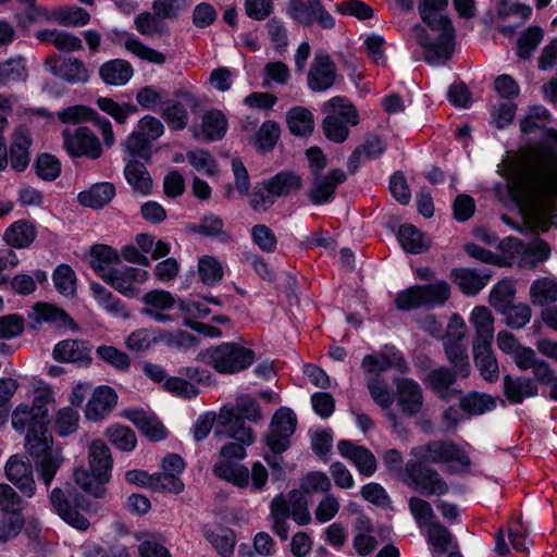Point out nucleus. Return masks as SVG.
Segmentation results:
<instances>
[{
    "mask_svg": "<svg viewBox=\"0 0 557 557\" xmlns=\"http://www.w3.org/2000/svg\"><path fill=\"white\" fill-rule=\"evenodd\" d=\"M143 304L141 313L148 315L153 321H173V318L165 313V311L172 309L176 304V299L170 292L163 289L150 290L143 296Z\"/></svg>",
    "mask_w": 557,
    "mask_h": 557,
    "instance_id": "obj_22",
    "label": "nucleus"
},
{
    "mask_svg": "<svg viewBox=\"0 0 557 557\" xmlns=\"http://www.w3.org/2000/svg\"><path fill=\"white\" fill-rule=\"evenodd\" d=\"M104 435L113 446L122 451H132L137 444L136 434L126 425L112 424L106 430Z\"/></svg>",
    "mask_w": 557,
    "mask_h": 557,
    "instance_id": "obj_54",
    "label": "nucleus"
},
{
    "mask_svg": "<svg viewBox=\"0 0 557 557\" xmlns=\"http://www.w3.org/2000/svg\"><path fill=\"white\" fill-rule=\"evenodd\" d=\"M361 367L364 372L372 374V376H379L381 372H384L389 368H396L400 372H406L408 369L403 355L394 348H387L381 354L364 356Z\"/></svg>",
    "mask_w": 557,
    "mask_h": 557,
    "instance_id": "obj_27",
    "label": "nucleus"
},
{
    "mask_svg": "<svg viewBox=\"0 0 557 557\" xmlns=\"http://www.w3.org/2000/svg\"><path fill=\"white\" fill-rule=\"evenodd\" d=\"M459 407L469 414H482L496 407V399L486 394L472 392L460 397Z\"/></svg>",
    "mask_w": 557,
    "mask_h": 557,
    "instance_id": "obj_55",
    "label": "nucleus"
},
{
    "mask_svg": "<svg viewBox=\"0 0 557 557\" xmlns=\"http://www.w3.org/2000/svg\"><path fill=\"white\" fill-rule=\"evenodd\" d=\"M411 454L417 462L444 463L457 461L462 466L470 465L469 457L460 450L455 444L447 441H432L412 448Z\"/></svg>",
    "mask_w": 557,
    "mask_h": 557,
    "instance_id": "obj_12",
    "label": "nucleus"
},
{
    "mask_svg": "<svg viewBox=\"0 0 557 557\" xmlns=\"http://www.w3.org/2000/svg\"><path fill=\"white\" fill-rule=\"evenodd\" d=\"M529 219L534 227L543 232L547 231L550 226L557 228V209L549 205L533 208Z\"/></svg>",
    "mask_w": 557,
    "mask_h": 557,
    "instance_id": "obj_63",
    "label": "nucleus"
},
{
    "mask_svg": "<svg viewBox=\"0 0 557 557\" xmlns=\"http://www.w3.org/2000/svg\"><path fill=\"white\" fill-rule=\"evenodd\" d=\"M116 399L117 396L113 388L109 386L98 387L86 405V418L91 421L102 420L115 407Z\"/></svg>",
    "mask_w": 557,
    "mask_h": 557,
    "instance_id": "obj_29",
    "label": "nucleus"
},
{
    "mask_svg": "<svg viewBox=\"0 0 557 557\" xmlns=\"http://www.w3.org/2000/svg\"><path fill=\"white\" fill-rule=\"evenodd\" d=\"M203 361L221 374H235L249 368L255 351L238 343H222L202 352Z\"/></svg>",
    "mask_w": 557,
    "mask_h": 557,
    "instance_id": "obj_5",
    "label": "nucleus"
},
{
    "mask_svg": "<svg viewBox=\"0 0 557 557\" xmlns=\"http://www.w3.org/2000/svg\"><path fill=\"white\" fill-rule=\"evenodd\" d=\"M90 290L97 304L108 313L115 318L127 319L129 317V312L124 304L101 284L92 282Z\"/></svg>",
    "mask_w": 557,
    "mask_h": 557,
    "instance_id": "obj_43",
    "label": "nucleus"
},
{
    "mask_svg": "<svg viewBox=\"0 0 557 557\" xmlns=\"http://www.w3.org/2000/svg\"><path fill=\"white\" fill-rule=\"evenodd\" d=\"M53 20L61 26L79 27L89 23L90 14L81 7H64L53 12Z\"/></svg>",
    "mask_w": 557,
    "mask_h": 557,
    "instance_id": "obj_56",
    "label": "nucleus"
},
{
    "mask_svg": "<svg viewBox=\"0 0 557 557\" xmlns=\"http://www.w3.org/2000/svg\"><path fill=\"white\" fill-rule=\"evenodd\" d=\"M32 137L29 131L20 126L12 135V141L8 151V163L16 172L26 170L30 161L29 148Z\"/></svg>",
    "mask_w": 557,
    "mask_h": 557,
    "instance_id": "obj_26",
    "label": "nucleus"
},
{
    "mask_svg": "<svg viewBox=\"0 0 557 557\" xmlns=\"http://www.w3.org/2000/svg\"><path fill=\"white\" fill-rule=\"evenodd\" d=\"M448 0H419L418 11L421 20L432 29L438 32L432 39L426 29L416 24L411 34L423 51V59L431 65L445 64L453 58L455 49V29L448 17L442 14Z\"/></svg>",
    "mask_w": 557,
    "mask_h": 557,
    "instance_id": "obj_1",
    "label": "nucleus"
},
{
    "mask_svg": "<svg viewBox=\"0 0 557 557\" xmlns=\"http://www.w3.org/2000/svg\"><path fill=\"white\" fill-rule=\"evenodd\" d=\"M516 295V287L511 280L504 278L497 282L490 292L488 302L498 312L512 304Z\"/></svg>",
    "mask_w": 557,
    "mask_h": 557,
    "instance_id": "obj_51",
    "label": "nucleus"
},
{
    "mask_svg": "<svg viewBox=\"0 0 557 557\" xmlns=\"http://www.w3.org/2000/svg\"><path fill=\"white\" fill-rule=\"evenodd\" d=\"M537 392L536 383L530 377L504 376V395L511 404H521L525 398L536 396Z\"/></svg>",
    "mask_w": 557,
    "mask_h": 557,
    "instance_id": "obj_36",
    "label": "nucleus"
},
{
    "mask_svg": "<svg viewBox=\"0 0 557 557\" xmlns=\"http://www.w3.org/2000/svg\"><path fill=\"white\" fill-rule=\"evenodd\" d=\"M177 100L163 102L161 116L173 131L184 129L189 121L187 109L196 112L199 108V100L189 91L180 90L176 92Z\"/></svg>",
    "mask_w": 557,
    "mask_h": 557,
    "instance_id": "obj_13",
    "label": "nucleus"
},
{
    "mask_svg": "<svg viewBox=\"0 0 557 557\" xmlns=\"http://www.w3.org/2000/svg\"><path fill=\"white\" fill-rule=\"evenodd\" d=\"M502 247H508L509 249H512L513 252L521 253V261L523 264L532 269L539 263L546 261L550 255V247L543 239H536L534 243L524 244L518 238L509 237L502 244Z\"/></svg>",
    "mask_w": 557,
    "mask_h": 557,
    "instance_id": "obj_24",
    "label": "nucleus"
},
{
    "mask_svg": "<svg viewBox=\"0 0 557 557\" xmlns=\"http://www.w3.org/2000/svg\"><path fill=\"white\" fill-rule=\"evenodd\" d=\"M124 175L134 190L139 191L143 195L150 193L152 180L143 163L135 159L128 161L124 170Z\"/></svg>",
    "mask_w": 557,
    "mask_h": 557,
    "instance_id": "obj_47",
    "label": "nucleus"
},
{
    "mask_svg": "<svg viewBox=\"0 0 557 557\" xmlns=\"http://www.w3.org/2000/svg\"><path fill=\"white\" fill-rule=\"evenodd\" d=\"M134 23L138 33L148 38H160L168 34L166 24L154 11L138 14Z\"/></svg>",
    "mask_w": 557,
    "mask_h": 557,
    "instance_id": "obj_49",
    "label": "nucleus"
},
{
    "mask_svg": "<svg viewBox=\"0 0 557 557\" xmlns=\"http://www.w3.org/2000/svg\"><path fill=\"white\" fill-rule=\"evenodd\" d=\"M99 75L108 85L122 86L133 77L134 69L128 61L114 59L100 66Z\"/></svg>",
    "mask_w": 557,
    "mask_h": 557,
    "instance_id": "obj_39",
    "label": "nucleus"
},
{
    "mask_svg": "<svg viewBox=\"0 0 557 557\" xmlns=\"http://www.w3.org/2000/svg\"><path fill=\"white\" fill-rule=\"evenodd\" d=\"M458 376L456 370L441 366L428 372L424 383L438 398L450 401L461 394V389L455 387Z\"/></svg>",
    "mask_w": 557,
    "mask_h": 557,
    "instance_id": "obj_18",
    "label": "nucleus"
},
{
    "mask_svg": "<svg viewBox=\"0 0 557 557\" xmlns=\"http://www.w3.org/2000/svg\"><path fill=\"white\" fill-rule=\"evenodd\" d=\"M544 32L541 27L531 26L519 37L517 42V54L522 60H528L543 40Z\"/></svg>",
    "mask_w": 557,
    "mask_h": 557,
    "instance_id": "obj_57",
    "label": "nucleus"
},
{
    "mask_svg": "<svg viewBox=\"0 0 557 557\" xmlns=\"http://www.w3.org/2000/svg\"><path fill=\"white\" fill-rule=\"evenodd\" d=\"M3 238L11 247L27 248L36 238V230L29 222L20 220L8 227Z\"/></svg>",
    "mask_w": 557,
    "mask_h": 557,
    "instance_id": "obj_45",
    "label": "nucleus"
},
{
    "mask_svg": "<svg viewBox=\"0 0 557 557\" xmlns=\"http://www.w3.org/2000/svg\"><path fill=\"white\" fill-rule=\"evenodd\" d=\"M91 348L82 339H64L59 342L52 351L53 358L59 362L77 363L87 367L91 363Z\"/></svg>",
    "mask_w": 557,
    "mask_h": 557,
    "instance_id": "obj_25",
    "label": "nucleus"
},
{
    "mask_svg": "<svg viewBox=\"0 0 557 557\" xmlns=\"http://www.w3.org/2000/svg\"><path fill=\"white\" fill-rule=\"evenodd\" d=\"M262 418L257 400L248 395H242L236 398L234 405L222 407L215 432L251 445L255 442V433L250 426L245 424L244 419L259 422Z\"/></svg>",
    "mask_w": 557,
    "mask_h": 557,
    "instance_id": "obj_2",
    "label": "nucleus"
},
{
    "mask_svg": "<svg viewBox=\"0 0 557 557\" xmlns=\"http://www.w3.org/2000/svg\"><path fill=\"white\" fill-rule=\"evenodd\" d=\"M474 366L482 379L495 383L499 379V366L492 344H472Z\"/></svg>",
    "mask_w": 557,
    "mask_h": 557,
    "instance_id": "obj_30",
    "label": "nucleus"
},
{
    "mask_svg": "<svg viewBox=\"0 0 557 557\" xmlns=\"http://www.w3.org/2000/svg\"><path fill=\"white\" fill-rule=\"evenodd\" d=\"M530 301L535 307H547L557 302V278L542 276L534 280L529 290Z\"/></svg>",
    "mask_w": 557,
    "mask_h": 557,
    "instance_id": "obj_38",
    "label": "nucleus"
},
{
    "mask_svg": "<svg viewBox=\"0 0 557 557\" xmlns=\"http://www.w3.org/2000/svg\"><path fill=\"white\" fill-rule=\"evenodd\" d=\"M51 445L52 436L47 428L37 425L35 429L27 430L25 437L27 453L35 461L47 487L51 484L63 460L60 453L52 450Z\"/></svg>",
    "mask_w": 557,
    "mask_h": 557,
    "instance_id": "obj_4",
    "label": "nucleus"
},
{
    "mask_svg": "<svg viewBox=\"0 0 557 557\" xmlns=\"http://www.w3.org/2000/svg\"><path fill=\"white\" fill-rule=\"evenodd\" d=\"M407 484L425 496H442L448 492V484L441 474L431 467L409 460L406 463Z\"/></svg>",
    "mask_w": 557,
    "mask_h": 557,
    "instance_id": "obj_9",
    "label": "nucleus"
},
{
    "mask_svg": "<svg viewBox=\"0 0 557 557\" xmlns=\"http://www.w3.org/2000/svg\"><path fill=\"white\" fill-rule=\"evenodd\" d=\"M264 191L271 194L274 199L280 197H288L297 193L302 187L301 177L289 171H282L271 178L262 182Z\"/></svg>",
    "mask_w": 557,
    "mask_h": 557,
    "instance_id": "obj_33",
    "label": "nucleus"
},
{
    "mask_svg": "<svg viewBox=\"0 0 557 557\" xmlns=\"http://www.w3.org/2000/svg\"><path fill=\"white\" fill-rule=\"evenodd\" d=\"M280 138V126L274 121L264 122L256 134L257 148L263 152L271 151Z\"/></svg>",
    "mask_w": 557,
    "mask_h": 557,
    "instance_id": "obj_64",
    "label": "nucleus"
},
{
    "mask_svg": "<svg viewBox=\"0 0 557 557\" xmlns=\"http://www.w3.org/2000/svg\"><path fill=\"white\" fill-rule=\"evenodd\" d=\"M467 334V326L463 319L458 314H453L447 333L443 337L445 356L454 370L459 373V377L467 379L471 373V366L463 344Z\"/></svg>",
    "mask_w": 557,
    "mask_h": 557,
    "instance_id": "obj_7",
    "label": "nucleus"
},
{
    "mask_svg": "<svg viewBox=\"0 0 557 557\" xmlns=\"http://www.w3.org/2000/svg\"><path fill=\"white\" fill-rule=\"evenodd\" d=\"M27 77L25 59L21 55L0 63V84L24 81Z\"/></svg>",
    "mask_w": 557,
    "mask_h": 557,
    "instance_id": "obj_58",
    "label": "nucleus"
},
{
    "mask_svg": "<svg viewBox=\"0 0 557 557\" xmlns=\"http://www.w3.org/2000/svg\"><path fill=\"white\" fill-rule=\"evenodd\" d=\"M45 64L50 73L69 83L81 84L89 79V71L77 58L69 57L58 60L57 57H50Z\"/></svg>",
    "mask_w": 557,
    "mask_h": 557,
    "instance_id": "obj_20",
    "label": "nucleus"
},
{
    "mask_svg": "<svg viewBox=\"0 0 557 557\" xmlns=\"http://www.w3.org/2000/svg\"><path fill=\"white\" fill-rule=\"evenodd\" d=\"M347 178L341 169H334L326 174L315 173L311 178L308 198L314 206L329 203L334 199L336 188Z\"/></svg>",
    "mask_w": 557,
    "mask_h": 557,
    "instance_id": "obj_15",
    "label": "nucleus"
},
{
    "mask_svg": "<svg viewBox=\"0 0 557 557\" xmlns=\"http://www.w3.org/2000/svg\"><path fill=\"white\" fill-rule=\"evenodd\" d=\"M26 502L9 484L0 483V511L4 513H23Z\"/></svg>",
    "mask_w": 557,
    "mask_h": 557,
    "instance_id": "obj_61",
    "label": "nucleus"
},
{
    "mask_svg": "<svg viewBox=\"0 0 557 557\" xmlns=\"http://www.w3.org/2000/svg\"><path fill=\"white\" fill-rule=\"evenodd\" d=\"M323 110L325 113L335 115V117L344 121L345 123H349L351 126L357 125L359 122L356 108L345 98H332L324 104Z\"/></svg>",
    "mask_w": 557,
    "mask_h": 557,
    "instance_id": "obj_53",
    "label": "nucleus"
},
{
    "mask_svg": "<svg viewBox=\"0 0 557 557\" xmlns=\"http://www.w3.org/2000/svg\"><path fill=\"white\" fill-rule=\"evenodd\" d=\"M336 65L325 52L315 54L308 72V86L313 91H324L334 85Z\"/></svg>",
    "mask_w": 557,
    "mask_h": 557,
    "instance_id": "obj_21",
    "label": "nucleus"
},
{
    "mask_svg": "<svg viewBox=\"0 0 557 557\" xmlns=\"http://www.w3.org/2000/svg\"><path fill=\"white\" fill-rule=\"evenodd\" d=\"M115 195V186L103 182L94 184L89 189L78 194V202L84 207L100 209L108 205Z\"/></svg>",
    "mask_w": 557,
    "mask_h": 557,
    "instance_id": "obj_41",
    "label": "nucleus"
},
{
    "mask_svg": "<svg viewBox=\"0 0 557 557\" xmlns=\"http://www.w3.org/2000/svg\"><path fill=\"white\" fill-rule=\"evenodd\" d=\"M62 138L63 147L71 157H87L96 160L102 154L100 140L86 126L65 128L62 133Z\"/></svg>",
    "mask_w": 557,
    "mask_h": 557,
    "instance_id": "obj_11",
    "label": "nucleus"
},
{
    "mask_svg": "<svg viewBox=\"0 0 557 557\" xmlns=\"http://www.w3.org/2000/svg\"><path fill=\"white\" fill-rule=\"evenodd\" d=\"M397 238L404 250L410 253H422L429 247V242L421 231L411 224L401 225Z\"/></svg>",
    "mask_w": 557,
    "mask_h": 557,
    "instance_id": "obj_48",
    "label": "nucleus"
},
{
    "mask_svg": "<svg viewBox=\"0 0 557 557\" xmlns=\"http://www.w3.org/2000/svg\"><path fill=\"white\" fill-rule=\"evenodd\" d=\"M450 296L449 284L438 281L434 284L413 285L400 292L395 298V305L399 310L416 308H434L444 305Z\"/></svg>",
    "mask_w": 557,
    "mask_h": 557,
    "instance_id": "obj_6",
    "label": "nucleus"
},
{
    "mask_svg": "<svg viewBox=\"0 0 557 557\" xmlns=\"http://www.w3.org/2000/svg\"><path fill=\"white\" fill-rule=\"evenodd\" d=\"M451 276L462 293L475 295L487 285L492 272L488 269H456Z\"/></svg>",
    "mask_w": 557,
    "mask_h": 557,
    "instance_id": "obj_32",
    "label": "nucleus"
},
{
    "mask_svg": "<svg viewBox=\"0 0 557 557\" xmlns=\"http://www.w3.org/2000/svg\"><path fill=\"white\" fill-rule=\"evenodd\" d=\"M297 417L287 407H281L275 411L270 423V430L265 436V443L274 454H282L290 445V436L295 433Z\"/></svg>",
    "mask_w": 557,
    "mask_h": 557,
    "instance_id": "obj_10",
    "label": "nucleus"
},
{
    "mask_svg": "<svg viewBox=\"0 0 557 557\" xmlns=\"http://www.w3.org/2000/svg\"><path fill=\"white\" fill-rule=\"evenodd\" d=\"M470 322L475 330L472 344H492L494 336V318L483 306L475 307L470 315Z\"/></svg>",
    "mask_w": 557,
    "mask_h": 557,
    "instance_id": "obj_40",
    "label": "nucleus"
},
{
    "mask_svg": "<svg viewBox=\"0 0 557 557\" xmlns=\"http://www.w3.org/2000/svg\"><path fill=\"white\" fill-rule=\"evenodd\" d=\"M288 129L296 136H308L313 132L314 121L312 113L302 107L292 108L286 115Z\"/></svg>",
    "mask_w": 557,
    "mask_h": 557,
    "instance_id": "obj_46",
    "label": "nucleus"
},
{
    "mask_svg": "<svg viewBox=\"0 0 557 557\" xmlns=\"http://www.w3.org/2000/svg\"><path fill=\"white\" fill-rule=\"evenodd\" d=\"M120 262V253L108 245L97 244L90 248V265L103 278V273L112 271L111 265Z\"/></svg>",
    "mask_w": 557,
    "mask_h": 557,
    "instance_id": "obj_42",
    "label": "nucleus"
},
{
    "mask_svg": "<svg viewBox=\"0 0 557 557\" xmlns=\"http://www.w3.org/2000/svg\"><path fill=\"white\" fill-rule=\"evenodd\" d=\"M337 449L344 458L350 460L356 466L361 474L370 476L375 472L376 458L368 448L355 445L350 441L342 440L337 444Z\"/></svg>",
    "mask_w": 557,
    "mask_h": 557,
    "instance_id": "obj_28",
    "label": "nucleus"
},
{
    "mask_svg": "<svg viewBox=\"0 0 557 557\" xmlns=\"http://www.w3.org/2000/svg\"><path fill=\"white\" fill-rule=\"evenodd\" d=\"M499 313L505 317V322L509 327L517 330L527 325L532 317L531 307L525 302L510 304Z\"/></svg>",
    "mask_w": 557,
    "mask_h": 557,
    "instance_id": "obj_59",
    "label": "nucleus"
},
{
    "mask_svg": "<svg viewBox=\"0 0 557 557\" xmlns=\"http://www.w3.org/2000/svg\"><path fill=\"white\" fill-rule=\"evenodd\" d=\"M97 357L119 371H127L131 367L128 355L114 346L102 345L96 349Z\"/></svg>",
    "mask_w": 557,
    "mask_h": 557,
    "instance_id": "obj_60",
    "label": "nucleus"
},
{
    "mask_svg": "<svg viewBox=\"0 0 557 557\" xmlns=\"http://www.w3.org/2000/svg\"><path fill=\"white\" fill-rule=\"evenodd\" d=\"M290 517V506L283 495L274 497L270 506V518L273 521V531L277 536L286 541L288 537L287 520Z\"/></svg>",
    "mask_w": 557,
    "mask_h": 557,
    "instance_id": "obj_44",
    "label": "nucleus"
},
{
    "mask_svg": "<svg viewBox=\"0 0 557 557\" xmlns=\"http://www.w3.org/2000/svg\"><path fill=\"white\" fill-rule=\"evenodd\" d=\"M550 122L552 115L547 109L542 106H533L520 120V129L523 134H532L539 129L545 131Z\"/></svg>",
    "mask_w": 557,
    "mask_h": 557,
    "instance_id": "obj_52",
    "label": "nucleus"
},
{
    "mask_svg": "<svg viewBox=\"0 0 557 557\" xmlns=\"http://www.w3.org/2000/svg\"><path fill=\"white\" fill-rule=\"evenodd\" d=\"M88 462L91 474L99 483L111 479L113 459L108 445L101 440H94L88 446Z\"/></svg>",
    "mask_w": 557,
    "mask_h": 557,
    "instance_id": "obj_23",
    "label": "nucleus"
},
{
    "mask_svg": "<svg viewBox=\"0 0 557 557\" xmlns=\"http://www.w3.org/2000/svg\"><path fill=\"white\" fill-rule=\"evenodd\" d=\"M227 129V120L225 115L219 110L208 111L202 116L201 136L206 140L221 139Z\"/></svg>",
    "mask_w": 557,
    "mask_h": 557,
    "instance_id": "obj_50",
    "label": "nucleus"
},
{
    "mask_svg": "<svg viewBox=\"0 0 557 557\" xmlns=\"http://www.w3.org/2000/svg\"><path fill=\"white\" fill-rule=\"evenodd\" d=\"M397 404L408 417L417 416L423 406V392L418 382L409 377L395 380Z\"/></svg>",
    "mask_w": 557,
    "mask_h": 557,
    "instance_id": "obj_19",
    "label": "nucleus"
},
{
    "mask_svg": "<svg viewBox=\"0 0 557 557\" xmlns=\"http://www.w3.org/2000/svg\"><path fill=\"white\" fill-rule=\"evenodd\" d=\"M29 319L37 324L46 322L58 327H70L75 331L78 330V325L63 309L47 302L36 304L29 314Z\"/></svg>",
    "mask_w": 557,
    "mask_h": 557,
    "instance_id": "obj_31",
    "label": "nucleus"
},
{
    "mask_svg": "<svg viewBox=\"0 0 557 557\" xmlns=\"http://www.w3.org/2000/svg\"><path fill=\"white\" fill-rule=\"evenodd\" d=\"M126 418L152 442H159L166 437V429L153 414L141 409H133L126 412Z\"/></svg>",
    "mask_w": 557,
    "mask_h": 557,
    "instance_id": "obj_34",
    "label": "nucleus"
},
{
    "mask_svg": "<svg viewBox=\"0 0 557 557\" xmlns=\"http://www.w3.org/2000/svg\"><path fill=\"white\" fill-rule=\"evenodd\" d=\"M57 290L64 296H73L76 290V275L67 264H60L53 272Z\"/></svg>",
    "mask_w": 557,
    "mask_h": 557,
    "instance_id": "obj_62",
    "label": "nucleus"
},
{
    "mask_svg": "<svg viewBox=\"0 0 557 557\" xmlns=\"http://www.w3.org/2000/svg\"><path fill=\"white\" fill-rule=\"evenodd\" d=\"M245 446L249 445L239 441L223 445L220 450L221 460L213 466L215 476L231 482L240 488L247 487L249 484L248 469L236 462L246 457Z\"/></svg>",
    "mask_w": 557,
    "mask_h": 557,
    "instance_id": "obj_8",
    "label": "nucleus"
},
{
    "mask_svg": "<svg viewBox=\"0 0 557 557\" xmlns=\"http://www.w3.org/2000/svg\"><path fill=\"white\" fill-rule=\"evenodd\" d=\"M4 472L7 479L15 485L20 492L27 498H32L36 493V482L34 479L33 467L27 459L21 455H13L5 463Z\"/></svg>",
    "mask_w": 557,
    "mask_h": 557,
    "instance_id": "obj_17",
    "label": "nucleus"
},
{
    "mask_svg": "<svg viewBox=\"0 0 557 557\" xmlns=\"http://www.w3.org/2000/svg\"><path fill=\"white\" fill-rule=\"evenodd\" d=\"M537 173L535 185L546 200H557V129L546 128L544 138L535 145Z\"/></svg>",
    "mask_w": 557,
    "mask_h": 557,
    "instance_id": "obj_3",
    "label": "nucleus"
},
{
    "mask_svg": "<svg viewBox=\"0 0 557 557\" xmlns=\"http://www.w3.org/2000/svg\"><path fill=\"white\" fill-rule=\"evenodd\" d=\"M58 119L62 123L78 124L91 121L97 125L102 134L103 143L106 146L111 147L115 141L112 131V125L109 120L99 115V113L86 106H72L67 107L57 113Z\"/></svg>",
    "mask_w": 557,
    "mask_h": 557,
    "instance_id": "obj_14",
    "label": "nucleus"
},
{
    "mask_svg": "<svg viewBox=\"0 0 557 557\" xmlns=\"http://www.w3.org/2000/svg\"><path fill=\"white\" fill-rule=\"evenodd\" d=\"M115 42L122 45L127 51L140 60L152 64L162 65L166 61L164 53L144 45L137 37L127 33H119Z\"/></svg>",
    "mask_w": 557,
    "mask_h": 557,
    "instance_id": "obj_37",
    "label": "nucleus"
},
{
    "mask_svg": "<svg viewBox=\"0 0 557 557\" xmlns=\"http://www.w3.org/2000/svg\"><path fill=\"white\" fill-rule=\"evenodd\" d=\"M50 503L58 516L70 525L82 531L89 528L88 520L76 509L71 507L70 502L61 488L55 487L51 491Z\"/></svg>",
    "mask_w": 557,
    "mask_h": 557,
    "instance_id": "obj_35",
    "label": "nucleus"
},
{
    "mask_svg": "<svg viewBox=\"0 0 557 557\" xmlns=\"http://www.w3.org/2000/svg\"><path fill=\"white\" fill-rule=\"evenodd\" d=\"M148 276L146 270L124 267L103 273V281L124 296L135 297L139 293L137 285L145 283Z\"/></svg>",
    "mask_w": 557,
    "mask_h": 557,
    "instance_id": "obj_16",
    "label": "nucleus"
}]
</instances>
